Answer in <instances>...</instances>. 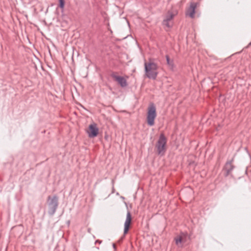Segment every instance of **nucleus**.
I'll return each instance as SVG.
<instances>
[{"label": "nucleus", "mask_w": 251, "mask_h": 251, "mask_svg": "<svg viewBox=\"0 0 251 251\" xmlns=\"http://www.w3.org/2000/svg\"><path fill=\"white\" fill-rule=\"evenodd\" d=\"M131 221V214H130V212L128 211L127 213V214H126V221L124 224V235L126 234L127 233V232L129 230ZM124 237H125V235H124L123 237H121L120 240H122Z\"/></svg>", "instance_id": "nucleus-6"}, {"label": "nucleus", "mask_w": 251, "mask_h": 251, "mask_svg": "<svg viewBox=\"0 0 251 251\" xmlns=\"http://www.w3.org/2000/svg\"><path fill=\"white\" fill-rule=\"evenodd\" d=\"M234 158H232L231 160L227 161L225 165L224 169L226 171V176H228L235 168L234 166L232 164Z\"/></svg>", "instance_id": "nucleus-9"}, {"label": "nucleus", "mask_w": 251, "mask_h": 251, "mask_svg": "<svg viewBox=\"0 0 251 251\" xmlns=\"http://www.w3.org/2000/svg\"><path fill=\"white\" fill-rule=\"evenodd\" d=\"M49 201V214L53 215L56 212L58 205V199L57 196L54 195L52 197H48Z\"/></svg>", "instance_id": "nucleus-4"}, {"label": "nucleus", "mask_w": 251, "mask_h": 251, "mask_svg": "<svg viewBox=\"0 0 251 251\" xmlns=\"http://www.w3.org/2000/svg\"><path fill=\"white\" fill-rule=\"evenodd\" d=\"M175 16V15L174 14H173L172 12L169 11L167 13V14L165 17V19L164 20H165L166 21L172 22V20H173V19L174 18Z\"/></svg>", "instance_id": "nucleus-12"}, {"label": "nucleus", "mask_w": 251, "mask_h": 251, "mask_svg": "<svg viewBox=\"0 0 251 251\" xmlns=\"http://www.w3.org/2000/svg\"><path fill=\"white\" fill-rule=\"evenodd\" d=\"M145 72L147 77L149 79H155L158 75V65L151 58L148 62H144Z\"/></svg>", "instance_id": "nucleus-1"}, {"label": "nucleus", "mask_w": 251, "mask_h": 251, "mask_svg": "<svg viewBox=\"0 0 251 251\" xmlns=\"http://www.w3.org/2000/svg\"><path fill=\"white\" fill-rule=\"evenodd\" d=\"M197 7V3L192 2L190 6L187 8L186 15L191 18H193L195 16V10Z\"/></svg>", "instance_id": "nucleus-8"}, {"label": "nucleus", "mask_w": 251, "mask_h": 251, "mask_svg": "<svg viewBox=\"0 0 251 251\" xmlns=\"http://www.w3.org/2000/svg\"><path fill=\"white\" fill-rule=\"evenodd\" d=\"M111 76L118 82L121 87H126L127 86V81L124 77L117 75L115 73H112L111 74Z\"/></svg>", "instance_id": "nucleus-5"}, {"label": "nucleus", "mask_w": 251, "mask_h": 251, "mask_svg": "<svg viewBox=\"0 0 251 251\" xmlns=\"http://www.w3.org/2000/svg\"><path fill=\"white\" fill-rule=\"evenodd\" d=\"M185 236V234L184 233H181L179 236H176L175 238L176 244L178 247H182L181 244L183 242V238Z\"/></svg>", "instance_id": "nucleus-10"}, {"label": "nucleus", "mask_w": 251, "mask_h": 251, "mask_svg": "<svg viewBox=\"0 0 251 251\" xmlns=\"http://www.w3.org/2000/svg\"><path fill=\"white\" fill-rule=\"evenodd\" d=\"M99 133V128L96 124H91L89 126V131H88V136L90 138L96 137Z\"/></svg>", "instance_id": "nucleus-7"}, {"label": "nucleus", "mask_w": 251, "mask_h": 251, "mask_svg": "<svg viewBox=\"0 0 251 251\" xmlns=\"http://www.w3.org/2000/svg\"><path fill=\"white\" fill-rule=\"evenodd\" d=\"M156 117V108L153 103L151 104L148 109L147 123L150 126L154 125V120Z\"/></svg>", "instance_id": "nucleus-3"}, {"label": "nucleus", "mask_w": 251, "mask_h": 251, "mask_svg": "<svg viewBox=\"0 0 251 251\" xmlns=\"http://www.w3.org/2000/svg\"><path fill=\"white\" fill-rule=\"evenodd\" d=\"M166 58L169 67L171 69L173 70L174 68V61L173 60H171L168 55H166Z\"/></svg>", "instance_id": "nucleus-11"}, {"label": "nucleus", "mask_w": 251, "mask_h": 251, "mask_svg": "<svg viewBox=\"0 0 251 251\" xmlns=\"http://www.w3.org/2000/svg\"><path fill=\"white\" fill-rule=\"evenodd\" d=\"M59 7L62 8V9H63L64 7V5H65V1H64V0H59Z\"/></svg>", "instance_id": "nucleus-14"}, {"label": "nucleus", "mask_w": 251, "mask_h": 251, "mask_svg": "<svg viewBox=\"0 0 251 251\" xmlns=\"http://www.w3.org/2000/svg\"><path fill=\"white\" fill-rule=\"evenodd\" d=\"M101 242H102L101 241H100L99 240H97L96 241L95 243L96 244V243H98L99 244H101Z\"/></svg>", "instance_id": "nucleus-16"}, {"label": "nucleus", "mask_w": 251, "mask_h": 251, "mask_svg": "<svg viewBox=\"0 0 251 251\" xmlns=\"http://www.w3.org/2000/svg\"><path fill=\"white\" fill-rule=\"evenodd\" d=\"M167 139L163 133L160 134L159 138L156 143L155 148L157 153L160 156L165 155L167 151Z\"/></svg>", "instance_id": "nucleus-2"}, {"label": "nucleus", "mask_w": 251, "mask_h": 251, "mask_svg": "<svg viewBox=\"0 0 251 251\" xmlns=\"http://www.w3.org/2000/svg\"><path fill=\"white\" fill-rule=\"evenodd\" d=\"M163 25H165L166 27L168 28H170L173 25V23L172 22L166 21L165 20H164L162 22Z\"/></svg>", "instance_id": "nucleus-13"}, {"label": "nucleus", "mask_w": 251, "mask_h": 251, "mask_svg": "<svg viewBox=\"0 0 251 251\" xmlns=\"http://www.w3.org/2000/svg\"><path fill=\"white\" fill-rule=\"evenodd\" d=\"M112 246H113V248L114 249V250L116 251V246L115 244L113 243L112 244Z\"/></svg>", "instance_id": "nucleus-15"}]
</instances>
